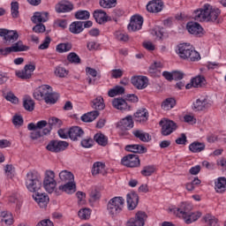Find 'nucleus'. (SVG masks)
I'll return each mask as SVG.
<instances>
[{
    "mask_svg": "<svg viewBox=\"0 0 226 226\" xmlns=\"http://www.w3.org/2000/svg\"><path fill=\"white\" fill-rule=\"evenodd\" d=\"M11 15L12 19H19L20 12L19 11V2L11 3Z\"/></svg>",
    "mask_w": 226,
    "mask_h": 226,
    "instance_id": "obj_51",
    "label": "nucleus"
},
{
    "mask_svg": "<svg viewBox=\"0 0 226 226\" xmlns=\"http://www.w3.org/2000/svg\"><path fill=\"white\" fill-rule=\"evenodd\" d=\"M55 74L56 75V77H60V79H63L66 77V75H68V71L64 67L58 66L55 70Z\"/></svg>",
    "mask_w": 226,
    "mask_h": 226,
    "instance_id": "obj_58",
    "label": "nucleus"
},
{
    "mask_svg": "<svg viewBox=\"0 0 226 226\" xmlns=\"http://www.w3.org/2000/svg\"><path fill=\"white\" fill-rule=\"evenodd\" d=\"M112 106L117 110H130V105L126 102V100L123 98L113 99Z\"/></svg>",
    "mask_w": 226,
    "mask_h": 226,
    "instance_id": "obj_22",
    "label": "nucleus"
},
{
    "mask_svg": "<svg viewBox=\"0 0 226 226\" xmlns=\"http://www.w3.org/2000/svg\"><path fill=\"white\" fill-rule=\"evenodd\" d=\"M80 140V146L85 147V149H89L90 147H93L94 145V139L93 138L87 136L86 138L82 137Z\"/></svg>",
    "mask_w": 226,
    "mask_h": 226,
    "instance_id": "obj_47",
    "label": "nucleus"
},
{
    "mask_svg": "<svg viewBox=\"0 0 226 226\" xmlns=\"http://www.w3.org/2000/svg\"><path fill=\"white\" fill-rule=\"evenodd\" d=\"M124 74V71L121 69H113L110 73L111 79H121V77H123Z\"/></svg>",
    "mask_w": 226,
    "mask_h": 226,
    "instance_id": "obj_61",
    "label": "nucleus"
},
{
    "mask_svg": "<svg viewBox=\"0 0 226 226\" xmlns=\"http://www.w3.org/2000/svg\"><path fill=\"white\" fill-rule=\"evenodd\" d=\"M73 10V4L70 1L63 0L56 5V13H66Z\"/></svg>",
    "mask_w": 226,
    "mask_h": 226,
    "instance_id": "obj_20",
    "label": "nucleus"
},
{
    "mask_svg": "<svg viewBox=\"0 0 226 226\" xmlns=\"http://www.w3.org/2000/svg\"><path fill=\"white\" fill-rule=\"evenodd\" d=\"M23 107L28 112H33L34 110V101L30 97L24 99Z\"/></svg>",
    "mask_w": 226,
    "mask_h": 226,
    "instance_id": "obj_50",
    "label": "nucleus"
},
{
    "mask_svg": "<svg viewBox=\"0 0 226 226\" xmlns=\"http://www.w3.org/2000/svg\"><path fill=\"white\" fill-rule=\"evenodd\" d=\"M193 19L196 22H206V4L203 8L194 11Z\"/></svg>",
    "mask_w": 226,
    "mask_h": 226,
    "instance_id": "obj_32",
    "label": "nucleus"
},
{
    "mask_svg": "<svg viewBox=\"0 0 226 226\" xmlns=\"http://www.w3.org/2000/svg\"><path fill=\"white\" fill-rule=\"evenodd\" d=\"M78 215L80 220H89V218H91V210L90 208H81L78 212Z\"/></svg>",
    "mask_w": 226,
    "mask_h": 226,
    "instance_id": "obj_53",
    "label": "nucleus"
},
{
    "mask_svg": "<svg viewBox=\"0 0 226 226\" xmlns=\"http://www.w3.org/2000/svg\"><path fill=\"white\" fill-rule=\"evenodd\" d=\"M59 179L62 183H70L75 181V177L72 171L64 170L59 173Z\"/></svg>",
    "mask_w": 226,
    "mask_h": 226,
    "instance_id": "obj_29",
    "label": "nucleus"
},
{
    "mask_svg": "<svg viewBox=\"0 0 226 226\" xmlns=\"http://www.w3.org/2000/svg\"><path fill=\"white\" fill-rule=\"evenodd\" d=\"M70 33L72 34H80L84 31V22L82 21H74L69 26Z\"/></svg>",
    "mask_w": 226,
    "mask_h": 226,
    "instance_id": "obj_28",
    "label": "nucleus"
},
{
    "mask_svg": "<svg viewBox=\"0 0 226 226\" xmlns=\"http://www.w3.org/2000/svg\"><path fill=\"white\" fill-rule=\"evenodd\" d=\"M93 15L97 24H103L109 20V16L103 10H95Z\"/></svg>",
    "mask_w": 226,
    "mask_h": 226,
    "instance_id": "obj_26",
    "label": "nucleus"
},
{
    "mask_svg": "<svg viewBox=\"0 0 226 226\" xmlns=\"http://www.w3.org/2000/svg\"><path fill=\"white\" fill-rule=\"evenodd\" d=\"M57 133L60 139H68L70 137V129H59Z\"/></svg>",
    "mask_w": 226,
    "mask_h": 226,
    "instance_id": "obj_63",
    "label": "nucleus"
},
{
    "mask_svg": "<svg viewBox=\"0 0 226 226\" xmlns=\"http://www.w3.org/2000/svg\"><path fill=\"white\" fill-rule=\"evenodd\" d=\"M92 107L97 111L103 110V109H105V102L103 101V98L100 96L94 99L92 102Z\"/></svg>",
    "mask_w": 226,
    "mask_h": 226,
    "instance_id": "obj_40",
    "label": "nucleus"
},
{
    "mask_svg": "<svg viewBox=\"0 0 226 226\" xmlns=\"http://www.w3.org/2000/svg\"><path fill=\"white\" fill-rule=\"evenodd\" d=\"M34 70H36V66L33 64H26L22 71L16 72V75L17 77H19V79L27 80V79H31V77L33 76V72H34Z\"/></svg>",
    "mask_w": 226,
    "mask_h": 226,
    "instance_id": "obj_17",
    "label": "nucleus"
},
{
    "mask_svg": "<svg viewBox=\"0 0 226 226\" xmlns=\"http://www.w3.org/2000/svg\"><path fill=\"white\" fill-rule=\"evenodd\" d=\"M215 190L218 193H222V192H225L226 190V178L225 177H221L217 178L215 182Z\"/></svg>",
    "mask_w": 226,
    "mask_h": 226,
    "instance_id": "obj_39",
    "label": "nucleus"
},
{
    "mask_svg": "<svg viewBox=\"0 0 226 226\" xmlns=\"http://www.w3.org/2000/svg\"><path fill=\"white\" fill-rule=\"evenodd\" d=\"M132 135L141 142H149L151 140V135L147 132H144L142 130H135L132 132Z\"/></svg>",
    "mask_w": 226,
    "mask_h": 226,
    "instance_id": "obj_30",
    "label": "nucleus"
},
{
    "mask_svg": "<svg viewBox=\"0 0 226 226\" xmlns=\"http://www.w3.org/2000/svg\"><path fill=\"white\" fill-rule=\"evenodd\" d=\"M11 47L12 49V52H26L29 50V46L24 45L22 41H19L13 43Z\"/></svg>",
    "mask_w": 226,
    "mask_h": 226,
    "instance_id": "obj_37",
    "label": "nucleus"
},
{
    "mask_svg": "<svg viewBox=\"0 0 226 226\" xmlns=\"http://www.w3.org/2000/svg\"><path fill=\"white\" fill-rule=\"evenodd\" d=\"M177 54L181 59H188L192 62L200 61V54L188 43L179 44Z\"/></svg>",
    "mask_w": 226,
    "mask_h": 226,
    "instance_id": "obj_2",
    "label": "nucleus"
},
{
    "mask_svg": "<svg viewBox=\"0 0 226 226\" xmlns=\"http://www.w3.org/2000/svg\"><path fill=\"white\" fill-rule=\"evenodd\" d=\"M202 216V214L200 212H195L192 213L189 212L185 217H182L183 220H185V223L187 225H190V223H193V222H197Z\"/></svg>",
    "mask_w": 226,
    "mask_h": 226,
    "instance_id": "obj_33",
    "label": "nucleus"
},
{
    "mask_svg": "<svg viewBox=\"0 0 226 226\" xmlns=\"http://www.w3.org/2000/svg\"><path fill=\"white\" fill-rule=\"evenodd\" d=\"M206 149V144L199 141H194L189 146V151L192 153H202Z\"/></svg>",
    "mask_w": 226,
    "mask_h": 226,
    "instance_id": "obj_35",
    "label": "nucleus"
},
{
    "mask_svg": "<svg viewBox=\"0 0 226 226\" xmlns=\"http://www.w3.org/2000/svg\"><path fill=\"white\" fill-rule=\"evenodd\" d=\"M57 182L56 181V173L52 170H46L43 179V188L48 193H54Z\"/></svg>",
    "mask_w": 226,
    "mask_h": 226,
    "instance_id": "obj_5",
    "label": "nucleus"
},
{
    "mask_svg": "<svg viewBox=\"0 0 226 226\" xmlns=\"http://www.w3.org/2000/svg\"><path fill=\"white\" fill-rule=\"evenodd\" d=\"M0 36L4 38L5 45L15 43V41L19 40V33L17 30L0 28Z\"/></svg>",
    "mask_w": 226,
    "mask_h": 226,
    "instance_id": "obj_9",
    "label": "nucleus"
},
{
    "mask_svg": "<svg viewBox=\"0 0 226 226\" xmlns=\"http://www.w3.org/2000/svg\"><path fill=\"white\" fill-rule=\"evenodd\" d=\"M48 123L46 120H41L37 122V124H35L34 123H30L27 125V129L28 130H39L40 132H41V130H45V127L47 126Z\"/></svg>",
    "mask_w": 226,
    "mask_h": 226,
    "instance_id": "obj_38",
    "label": "nucleus"
},
{
    "mask_svg": "<svg viewBox=\"0 0 226 226\" xmlns=\"http://www.w3.org/2000/svg\"><path fill=\"white\" fill-rule=\"evenodd\" d=\"M147 10L150 13H160L163 10V3L162 0H152L147 4Z\"/></svg>",
    "mask_w": 226,
    "mask_h": 226,
    "instance_id": "obj_19",
    "label": "nucleus"
},
{
    "mask_svg": "<svg viewBox=\"0 0 226 226\" xmlns=\"http://www.w3.org/2000/svg\"><path fill=\"white\" fill-rule=\"evenodd\" d=\"M52 91V87L49 85H42L39 87L34 92V98L35 100H45V97L50 94Z\"/></svg>",
    "mask_w": 226,
    "mask_h": 226,
    "instance_id": "obj_14",
    "label": "nucleus"
},
{
    "mask_svg": "<svg viewBox=\"0 0 226 226\" xmlns=\"http://www.w3.org/2000/svg\"><path fill=\"white\" fill-rule=\"evenodd\" d=\"M59 99V94L53 93L51 90V93H49L44 99L45 103H48V105H54V103L57 102V100Z\"/></svg>",
    "mask_w": 226,
    "mask_h": 226,
    "instance_id": "obj_44",
    "label": "nucleus"
},
{
    "mask_svg": "<svg viewBox=\"0 0 226 226\" xmlns=\"http://www.w3.org/2000/svg\"><path fill=\"white\" fill-rule=\"evenodd\" d=\"M155 170H156V168H154V166L153 165L145 166L141 170V175L144 176L145 177H147L149 176H153Z\"/></svg>",
    "mask_w": 226,
    "mask_h": 226,
    "instance_id": "obj_54",
    "label": "nucleus"
},
{
    "mask_svg": "<svg viewBox=\"0 0 226 226\" xmlns=\"http://www.w3.org/2000/svg\"><path fill=\"white\" fill-rule=\"evenodd\" d=\"M14 126H22L24 124V118L22 116L15 115L12 118Z\"/></svg>",
    "mask_w": 226,
    "mask_h": 226,
    "instance_id": "obj_62",
    "label": "nucleus"
},
{
    "mask_svg": "<svg viewBox=\"0 0 226 226\" xmlns=\"http://www.w3.org/2000/svg\"><path fill=\"white\" fill-rule=\"evenodd\" d=\"M94 140L99 144V146H107L109 144V139L105 137L103 133H96L94 136Z\"/></svg>",
    "mask_w": 226,
    "mask_h": 226,
    "instance_id": "obj_42",
    "label": "nucleus"
},
{
    "mask_svg": "<svg viewBox=\"0 0 226 226\" xmlns=\"http://www.w3.org/2000/svg\"><path fill=\"white\" fill-rule=\"evenodd\" d=\"M192 209H193L192 204L182 202L178 207H170L169 211L170 213H173L176 216H178V218H184L186 215L192 212Z\"/></svg>",
    "mask_w": 226,
    "mask_h": 226,
    "instance_id": "obj_7",
    "label": "nucleus"
},
{
    "mask_svg": "<svg viewBox=\"0 0 226 226\" xmlns=\"http://www.w3.org/2000/svg\"><path fill=\"white\" fill-rule=\"evenodd\" d=\"M67 61L72 64H80V56H79V55H77L75 52H71L67 56Z\"/></svg>",
    "mask_w": 226,
    "mask_h": 226,
    "instance_id": "obj_55",
    "label": "nucleus"
},
{
    "mask_svg": "<svg viewBox=\"0 0 226 226\" xmlns=\"http://www.w3.org/2000/svg\"><path fill=\"white\" fill-rule=\"evenodd\" d=\"M49 127H45V128H51L50 132H52V128H61V126H63V121L57 117H51L49 119L48 122Z\"/></svg>",
    "mask_w": 226,
    "mask_h": 226,
    "instance_id": "obj_41",
    "label": "nucleus"
},
{
    "mask_svg": "<svg viewBox=\"0 0 226 226\" xmlns=\"http://www.w3.org/2000/svg\"><path fill=\"white\" fill-rule=\"evenodd\" d=\"M186 29L190 34H193L199 38H200V36H204V28H202V26H200V24L198 22H188L186 25Z\"/></svg>",
    "mask_w": 226,
    "mask_h": 226,
    "instance_id": "obj_13",
    "label": "nucleus"
},
{
    "mask_svg": "<svg viewBox=\"0 0 226 226\" xmlns=\"http://www.w3.org/2000/svg\"><path fill=\"white\" fill-rule=\"evenodd\" d=\"M143 24L144 18H142L140 15H134L131 18L130 23L128 25V31H140V29H142Z\"/></svg>",
    "mask_w": 226,
    "mask_h": 226,
    "instance_id": "obj_12",
    "label": "nucleus"
},
{
    "mask_svg": "<svg viewBox=\"0 0 226 226\" xmlns=\"http://www.w3.org/2000/svg\"><path fill=\"white\" fill-rule=\"evenodd\" d=\"M174 107H176V99L174 98H168L162 103V109L163 110H170Z\"/></svg>",
    "mask_w": 226,
    "mask_h": 226,
    "instance_id": "obj_48",
    "label": "nucleus"
},
{
    "mask_svg": "<svg viewBox=\"0 0 226 226\" xmlns=\"http://www.w3.org/2000/svg\"><path fill=\"white\" fill-rule=\"evenodd\" d=\"M26 186L31 193H39L43 187L41 175L38 171H29L26 174Z\"/></svg>",
    "mask_w": 226,
    "mask_h": 226,
    "instance_id": "obj_1",
    "label": "nucleus"
},
{
    "mask_svg": "<svg viewBox=\"0 0 226 226\" xmlns=\"http://www.w3.org/2000/svg\"><path fill=\"white\" fill-rule=\"evenodd\" d=\"M64 183V185H59L58 190H60V192H64L65 193H75V192L77 191V185H75V181Z\"/></svg>",
    "mask_w": 226,
    "mask_h": 226,
    "instance_id": "obj_27",
    "label": "nucleus"
},
{
    "mask_svg": "<svg viewBox=\"0 0 226 226\" xmlns=\"http://www.w3.org/2000/svg\"><path fill=\"white\" fill-rule=\"evenodd\" d=\"M36 226H54V222L50 219H44L39 222Z\"/></svg>",
    "mask_w": 226,
    "mask_h": 226,
    "instance_id": "obj_64",
    "label": "nucleus"
},
{
    "mask_svg": "<svg viewBox=\"0 0 226 226\" xmlns=\"http://www.w3.org/2000/svg\"><path fill=\"white\" fill-rule=\"evenodd\" d=\"M139 205V194L136 192H130L127 194V207L129 211H133Z\"/></svg>",
    "mask_w": 226,
    "mask_h": 226,
    "instance_id": "obj_21",
    "label": "nucleus"
},
{
    "mask_svg": "<svg viewBox=\"0 0 226 226\" xmlns=\"http://www.w3.org/2000/svg\"><path fill=\"white\" fill-rule=\"evenodd\" d=\"M33 199H34L35 202H37L38 206L41 209H45V207H47L49 202L50 201L49 195L43 192L35 193V195H33Z\"/></svg>",
    "mask_w": 226,
    "mask_h": 226,
    "instance_id": "obj_18",
    "label": "nucleus"
},
{
    "mask_svg": "<svg viewBox=\"0 0 226 226\" xmlns=\"http://www.w3.org/2000/svg\"><path fill=\"white\" fill-rule=\"evenodd\" d=\"M72 47L73 45H72V42L60 43L56 46V52H59V54H63L64 52H70Z\"/></svg>",
    "mask_w": 226,
    "mask_h": 226,
    "instance_id": "obj_45",
    "label": "nucleus"
},
{
    "mask_svg": "<svg viewBox=\"0 0 226 226\" xmlns=\"http://www.w3.org/2000/svg\"><path fill=\"white\" fill-rule=\"evenodd\" d=\"M209 107V102H207V99H198L195 102H193V110L200 111L206 110Z\"/></svg>",
    "mask_w": 226,
    "mask_h": 226,
    "instance_id": "obj_31",
    "label": "nucleus"
},
{
    "mask_svg": "<svg viewBox=\"0 0 226 226\" xmlns=\"http://www.w3.org/2000/svg\"><path fill=\"white\" fill-rule=\"evenodd\" d=\"M84 130L79 126H72L69 129V139L73 142H77L79 140H82V137H84Z\"/></svg>",
    "mask_w": 226,
    "mask_h": 226,
    "instance_id": "obj_16",
    "label": "nucleus"
},
{
    "mask_svg": "<svg viewBox=\"0 0 226 226\" xmlns=\"http://www.w3.org/2000/svg\"><path fill=\"white\" fill-rule=\"evenodd\" d=\"M123 209H124V200L123 197H114L110 199L107 204L108 215H109L111 218L119 216Z\"/></svg>",
    "mask_w": 226,
    "mask_h": 226,
    "instance_id": "obj_3",
    "label": "nucleus"
},
{
    "mask_svg": "<svg viewBox=\"0 0 226 226\" xmlns=\"http://www.w3.org/2000/svg\"><path fill=\"white\" fill-rule=\"evenodd\" d=\"M105 170V164L103 162H94L92 169V174L94 176H98V174H102Z\"/></svg>",
    "mask_w": 226,
    "mask_h": 226,
    "instance_id": "obj_43",
    "label": "nucleus"
},
{
    "mask_svg": "<svg viewBox=\"0 0 226 226\" xmlns=\"http://www.w3.org/2000/svg\"><path fill=\"white\" fill-rule=\"evenodd\" d=\"M147 220V214L144 211H138L134 217L130 218L125 226H145Z\"/></svg>",
    "mask_w": 226,
    "mask_h": 226,
    "instance_id": "obj_8",
    "label": "nucleus"
},
{
    "mask_svg": "<svg viewBox=\"0 0 226 226\" xmlns=\"http://www.w3.org/2000/svg\"><path fill=\"white\" fill-rule=\"evenodd\" d=\"M50 41H52L50 36H46L43 42L39 46V50H47V49H49V47L50 46Z\"/></svg>",
    "mask_w": 226,
    "mask_h": 226,
    "instance_id": "obj_60",
    "label": "nucleus"
},
{
    "mask_svg": "<svg viewBox=\"0 0 226 226\" xmlns=\"http://www.w3.org/2000/svg\"><path fill=\"white\" fill-rule=\"evenodd\" d=\"M159 124L162 127L161 133L163 137H167L177 130V125L172 120L162 119L160 121Z\"/></svg>",
    "mask_w": 226,
    "mask_h": 226,
    "instance_id": "obj_10",
    "label": "nucleus"
},
{
    "mask_svg": "<svg viewBox=\"0 0 226 226\" xmlns=\"http://www.w3.org/2000/svg\"><path fill=\"white\" fill-rule=\"evenodd\" d=\"M4 96L7 102H11V103H19V98H17V96H15V94L11 92L4 94Z\"/></svg>",
    "mask_w": 226,
    "mask_h": 226,
    "instance_id": "obj_59",
    "label": "nucleus"
},
{
    "mask_svg": "<svg viewBox=\"0 0 226 226\" xmlns=\"http://www.w3.org/2000/svg\"><path fill=\"white\" fill-rule=\"evenodd\" d=\"M121 163L125 167L133 169L135 167H140V159L135 154H129L122 158Z\"/></svg>",
    "mask_w": 226,
    "mask_h": 226,
    "instance_id": "obj_11",
    "label": "nucleus"
},
{
    "mask_svg": "<svg viewBox=\"0 0 226 226\" xmlns=\"http://www.w3.org/2000/svg\"><path fill=\"white\" fill-rule=\"evenodd\" d=\"M75 19L77 20H89V17H91V13L88 11H77L74 14Z\"/></svg>",
    "mask_w": 226,
    "mask_h": 226,
    "instance_id": "obj_46",
    "label": "nucleus"
},
{
    "mask_svg": "<svg viewBox=\"0 0 226 226\" xmlns=\"http://www.w3.org/2000/svg\"><path fill=\"white\" fill-rule=\"evenodd\" d=\"M134 119L137 123H146L149 119V112H147V109L142 108L134 113Z\"/></svg>",
    "mask_w": 226,
    "mask_h": 226,
    "instance_id": "obj_24",
    "label": "nucleus"
},
{
    "mask_svg": "<svg viewBox=\"0 0 226 226\" xmlns=\"http://www.w3.org/2000/svg\"><path fill=\"white\" fill-rule=\"evenodd\" d=\"M206 81L204 77L198 76L192 79V84L193 87H202V84Z\"/></svg>",
    "mask_w": 226,
    "mask_h": 226,
    "instance_id": "obj_56",
    "label": "nucleus"
},
{
    "mask_svg": "<svg viewBox=\"0 0 226 226\" xmlns=\"http://www.w3.org/2000/svg\"><path fill=\"white\" fill-rule=\"evenodd\" d=\"M205 13H206V22H213V24H220L222 19H220V15L222 14V11L218 8H213L211 4H205Z\"/></svg>",
    "mask_w": 226,
    "mask_h": 226,
    "instance_id": "obj_4",
    "label": "nucleus"
},
{
    "mask_svg": "<svg viewBox=\"0 0 226 226\" xmlns=\"http://www.w3.org/2000/svg\"><path fill=\"white\" fill-rule=\"evenodd\" d=\"M70 146L68 141L52 139L46 146V149L50 151V153H62V151H66Z\"/></svg>",
    "mask_w": 226,
    "mask_h": 226,
    "instance_id": "obj_6",
    "label": "nucleus"
},
{
    "mask_svg": "<svg viewBox=\"0 0 226 226\" xmlns=\"http://www.w3.org/2000/svg\"><path fill=\"white\" fill-rule=\"evenodd\" d=\"M51 128H44L42 131L38 129L29 130L30 132V139L32 140H38V139H41L44 135H49L50 133Z\"/></svg>",
    "mask_w": 226,
    "mask_h": 226,
    "instance_id": "obj_23",
    "label": "nucleus"
},
{
    "mask_svg": "<svg viewBox=\"0 0 226 226\" xmlns=\"http://www.w3.org/2000/svg\"><path fill=\"white\" fill-rule=\"evenodd\" d=\"M205 223H207L209 226H219L218 220L216 217L207 214L203 217Z\"/></svg>",
    "mask_w": 226,
    "mask_h": 226,
    "instance_id": "obj_52",
    "label": "nucleus"
},
{
    "mask_svg": "<svg viewBox=\"0 0 226 226\" xmlns=\"http://www.w3.org/2000/svg\"><path fill=\"white\" fill-rule=\"evenodd\" d=\"M4 171L9 179H13V176H15V168H13V165L7 164L5 166Z\"/></svg>",
    "mask_w": 226,
    "mask_h": 226,
    "instance_id": "obj_57",
    "label": "nucleus"
},
{
    "mask_svg": "<svg viewBox=\"0 0 226 226\" xmlns=\"http://www.w3.org/2000/svg\"><path fill=\"white\" fill-rule=\"evenodd\" d=\"M131 82L136 89H146L149 86V79L146 76H134L131 79Z\"/></svg>",
    "mask_w": 226,
    "mask_h": 226,
    "instance_id": "obj_15",
    "label": "nucleus"
},
{
    "mask_svg": "<svg viewBox=\"0 0 226 226\" xmlns=\"http://www.w3.org/2000/svg\"><path fill=\"white\" fill-rule=\"evenodd\" d=\"M98 116H100V111L98 110L90 111L84 114L81 117V121H83V123H93V121H94V119H96Z\"/></svg>",
    "mask_w": 226,
    "mask_h": 226,
    "instance_id": "obj_34",
    "label": "nucleus"
},
{
    "mask_svg": "<svg viewBox=\"0 0 226 226\" xmlns=\"http://www.w3.org/2000/svg\"><path fill=\"white\" fill-rule=\"evenodd\" d=\"M99 4L102 8H116L117 0H99Z\"/></svg>",
    "mask_w": 226,
    "mask_h": 226,
    "instance_id": "obj_49",
    "label": "nucleus"
},
{
    "mask_svg": "<svg viewBox=\"0 0 226 226\" xmlns=\"http://www.w3.org/2000/svg\"><path fill=\"white\" fill-rule=\"evenodd\" d=\"M124 87L121 86H116L115 87L111 88L108 92V95L110 98H114V96H119L121 94H124Z\"/></svg>",
    "mask_w": 226,
    "mask_h": 226,
    "instance_id": "obj_36",
    "label": "nucleus"
},
{
    "mask_svg": "<svg viewBox=\"0 0 226 226\" xmlns=\"http://www.w3.org/2000/svg\"><path fill=\"white\" fill-rule=\"evenodd\" d=\"M118 127L123 132L124 130H132V128H133V118L132 117V116H128L125 118L122 119L118 123Z\"/></svg>",
    "mask_w": 226,
    "mask_h": 226,
    "instance_id": "obj_25",
    "label": "nucleus"
}]
</instances>
